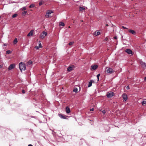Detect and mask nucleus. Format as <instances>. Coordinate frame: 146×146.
<instances>
[{
  "label": "nucleus",
  "instance_id": "42",
  "mask_svg": "<svg viewBox=\"0 0 146 146\" xmlns=\"http://www.w3.org/2000/svg\"><path fill=\"white\" fill-rule=\"evenodd\" d=\"M28 146H33L31 144H29L28 145Z\"/></svg>",
  "mask_w": 146,
  "mask_h": 146
},
{
  "label": "nucleus",
  "instance_id": "1",
  "mask_svg": "<svg viewBox=\"0 0 146 146\" xmlns=\"http://www.w3.org/2000/svg\"><path fill=\"white\" fill-rule=\"evenodd\" d=\"M19 67L21 72L22 70H25L26 68L25 64L23 62H21L19 63Z\"/></svg>",
  "mask_w": 146,
  "mask_h": 146
},
{
  "label": "nucleus",
  "instance_id": "13",
  "mask_svg": "<svg viewBox=\"0 0 146 146\" xmlns=\"http://www.w3.org/2000/svg\"><path fill=\"white\" fill-rule=\"evenodd\" d=\"M58 115L62 119H66V117L65 115L61 114H59Z\"/></svg>",
  "mask_w": 146,
  "mask_h": 146
},
{
  "label": "nucleus",
  "instance_id": "8",
  "mask_svg": "<svg viewBox=\"0 0 146 146\" xmlns=\"http://www.w3.org/2000/svg\"><path fill=\"white\" fill-rule=\"evenodd\" d=\"M125 52L129 54H133V53L132 52V50L129 49H126L125 50Z\"/></svg>",
  "mask_w": 146,
  "mask_h": 146
},
{
  "label": "nucleus",
  "instance_id": "44",
  "mask_svg": "<svg viewBox=\"0 0 146 146\" xmlns=\"http://www.w3.org/2000/svg\"><path fill=\"white\" fill-rule=\"evenodd\" d=\"M2 68V66L1 65H0V68Z\"/></svg>",
  "mask_w": 146,
  "mask_h": 146
},
{
  "label": "nucleus",
  "instance_id": "34",
  "mask_svg": "<svg viewBox=\"0 0 146 146\" xmlns=\"http://www.w3.org/2000/svg\"><path fill=\"white\" fill-rule=\"evenodd\" d=\"M38 47H40V48H41L42 47L41 44V43H40V44H39V46Z\"/></svg>",
  "mask_w": 146,
  "mask_h": 146
},
{
  "label": "nucleus",
  "instance_id": "11",
  "mask_svg": "<svg viewBox=\"0 0 146 146\" xmlns=\"http://www.w3.org/2000/svg\"><path fill=\"white\" fill-rule=\"evenodd\" d=\"M122 97L125 101H126L127 100V95L125 94H123Z\"/></svg>",
  "mask_w": 146,
  "mask_h": 146
},
{
  "label": "nucleus",
  "instance_id": "45",
  "mask_svg": "<svg viewBox=\"0 0 146 146\" xmlns=\"http://www.w3.org/2000/svg\"><path fill=\"white\" fill-rule=\"evenodd\" d=\"M107 25V26H108V24H107V25Z\"/></svg>",
  "mask_w": 146,
  "mask_h": 146
},
{
  "label": "nucleus",
  "instance_id": "26",
  "mask_svg": "<svg viewBox=\"0 0 146 146\" xmlns=\"http://www.w3.org/2000/svg\"><path fill=\"white\" fill-rule=\"evenodd\" d=\"M12 53V51L10 50H8L6 51V54H9Z\"/></svg>",
  "mask_w": 146,
  "mask_h": 146
},
{
  "label": "nucleus",
  "instance_id": "5",
  "mask_svg": "<svg viewBox=\"0 0 146 146\" xmlns=\"http://www.w3.org/2000/svg\"><path fill=\"white\" fill-rule=\"evenodd\" d=\"M98 67V66L97 65H92L91 66V70H96Z\"/></svg>",
  "mask_w": 146,
  "mask_h": 146
},
{
  "label": "nucleus",
  "instance_id": "15",
  "mask_svg": "<svg viewBox=\"0 0 146 146\" xmlns=\"http://www.w3.org/2000/svg\"><path fill=\"white\" fill-rule=\"evenodd\" d=\"M33 31L31 30L30 32L28 34L27 36H32L33 35Z\"/></svg>",
  "mask_w": 146,
  "mask_h": 146
},
{
  "label": "nucleus",
  "instance_id": "9",
  "mask_svg": "<svg viewBox=\"0 0 146 146\" xmlns=\"http://www.w3.org/2000/svg\"><path fill=\"white\" fill-rule=\"evenodd\" d=\"M74 68V66H70L67 68V71L68 72H70Z\"/></svg>",
  "mask_w": 146,
  "mask_h": 146
},
{
  "label": "nucleus",
  "instance_id": "41",
  "mask_svg": "<svg viewBox=\"0 0 146 146\" xmlns=\"http://www.w3.org/2000/svg\"><path fill=\"white\" fill-rule=\"evenodd\" d=\"M114 38L115 39H116L117 38V37L116 36H115L114 37Z\"/></svg>",
  "mask_w": 146,
  "mask_h": 146
},
{
  "label": "nucleus",
  "instance_id": "21",
  "mask_svg": "<svg viewBox=\"0 0 146 146\" xmlns=\"http://www.w3.org/2000/svg\"><path fill=\"white\" fill-rule=\"evenodd\" d=\"M59 25L60 26H64L65 25V24L63 22H61L59 23Z\"/></svg>",
  "mask_w": 146,
  "mask_h": 146
},
{
  "label": "nucleus",
  "instance_id": "30",
  "mask_svg": "<svg viewBox=\"0 0 146 146\" xmlns=\"http://www.w3.org/2000/svg\"><path fill=\"white\" fill-rule=\"evenodd\" d=\"M27 13V11H24L22 12V13L23 15H25Z\"/></svg>",
  "mask_w": 146,
  "mask_h": 146
},
{
  "label": "nucleus",
  "instance_id": "18",
  "mask_svg": "<svg viewBox=\"0 0 146 146\" xmlns=\"http://www.w3.org/2000/svg\"><path fill=\"white\" fill-rule=\"evenodd\" d=\"M78 88H75L74 89L73 91L75 92L76 93H77L78 92Z\"/></svg>",
  "mask_w": 146,
  "mask_h": 146
},
{
  "label": "nucleus",
  "instance_id": "27",
  "mask_svg": "<svg viewBox=\"0 0 146 146\" xmlns=\"http://www.w3.org/2000/svg\"><path fill=\"white\" fill-rule=\"evenodd\" d=\"M21 9L22 11H25L26 9V7H23Z\"/></svg>",
  "mask_w": 146,
  "mask_h": 146
},
{
  "label": "nucleus",
  "instance_id": "33",
  "mask_svg": "<svg viewBox=\"0 0 146 146\" xmlns=\"http://www.w3.org/2000/svg\"><path fill=\"white\" fill-rule=\"evenodd\" d=\"M126 88L127 90H129V86H127L126 87Z\"/></svg>",
  "mask_w": 146,
  "mask_h": 146
},
{
  "label": "nucleus",
  "instance_id": "38",
  "mask_svg": "<svg viewBox=\"0 0 146 146\" xmlns=\"http://www.w3.org/2000/svg\"><path fill=\"white\" fill-rule=\"evenodd\" d=\"M94 110V108H92L90 109V111H93Z\"/></svg>",
  "mask_w": 146,
  "mask_h": 146
},
{
  "label": "nucleus",
  "instance_id": "43",
  "mask_svg": "<svg viewBox=\"0 0 146 146\" xmlns=\"http://www.w3.org/2000/svg\"><path fill=\"white\" fill-rule=\"evenodd\" d=\"M7 44H4V45L5 46H6L7 45Z\"/></svg>",
  "mask_w": 146,
  "mask_h": 146
},
{
  "label": "nucleus",
  "instance_id": "19",
  "mask_svg": "<svg viewBox=\"0 0 146 146\" xmlns=\"http://www.w3.org/2000/svg\"><path fill=\"white\" fill-rule=\"evenodd\" d=\"M18 42L17 39V38H15L13 41V43L14 44H16Z\"/></svg>",
  "mask_w": 146,
  "mask_h": 146
},
{
  "label": "nucleus",
  "instance_id": "4",
  "mask_svg": "<svg viewBox=\"0 0 146 146\" xmlns=\"http://www.w3.org/2000/svg\"><path fill=\"white\" fill-rule=\"evenodd\" d=\"M47 33L45 31H43L40 35V38L43 39L47 35Z\"/></svg>",
  "mask_w": 146,
  "mask_h": 146
},
{
  "label": "nucleus",
  "instance_id": "7",
  "mask_svg": "<svg viewBox=\"0 0 146 146\" xmlns=\"http://www.w3.org/2000/svg\"><path fill=\"white\" fill-rule=\"evenodd\" d=\"M15 67V65L14 64H12L10 65L8 67V70H10L13 69Z\"/></svg>",
  "mask_w": 146,
  "mask_h": 146
},
{
  "label": "nucleus",
  "instance_id": "20",
  "mask_svg": "<svg viewBox=\"0 0 146 146\" xmlns=\"http://www.w3.org/2000/svg\"><path fill=\"white\" fill-rule=\"evenodd\" d=\"M100 32L98 31L96 32V31L95 32L94 35H96V36H97L100 35Z\"/></svg>",
  "mask_w": 146,
  "mask_h": 146
},
{
  "label": "nucleus",
  "instance_id": "40",
  "mask_svg": "<svg viewBox=\"0 0 146 146\" xmlns=\"http://www.w3.org/2000/svg\"><path fill=\"white\" fill-rule=\"evenodd\" d=\"M108 39V38L107 37L105 39V40H107Z\"/></svg>",
  "mask_w": 146,
  "mask_h": 146
},
{
  "label": "nucleus",
  "instance_id": "32",
  "mask_svg": "<svg viewBox=\"0 0 146 146\" xmlns=\"http://www.w3.org/2000/svg\"><path fill=\"white\" fill-rule=\"evenodd\" d=\"M102 113L104 114H105V113H106V111L105 110H103L102 111Z\"/></svg>",
  "mask_w": 146,
  "mask_h": 146
},
{
  "label": "nucleus",
  "instance_id": "37",
  "mask_svg": "<svg viewBox=\"0 0 146 146\" xmlns=\"http://www.w3.org/2000/svg\"><path fill=\"white\" fill-rule=\"evenodd\" d=\"M22 92L23 94H25V91L24 90H22Z\"/></svg>",
  "mask_w": 146,
  "mask_h": 146
},
{
  "label": "nucleus",
  "instance_id": "10",
  "mask_svg": "<svg viewBox=\"0 0 146 146\" xmlns=\"http://www.w3.org/2000/svg\"><path fill=\"white\" fill-rule=\"evenodd\" d=\"M140 64L143 68H145L146 67V65L145 62L141 61L140 62Z\"/></svg>",
  "mask_w": 146,
  "mask_h": 146
},
{
  "label": "nucleus",
  "instance_id": "46",
  "mask_svg": "<svg viewBox=\"0 0 146 146\" xmlns=\"http://www.w3.org/2000/svg\"><path fill=\"white\" fill-rule=\"evenodd\" d=\"M1 17V16H0V18Z\"/></svg>",
  "mask_w": 146,
  "mask_h": 146
},
{
  "label": "nucleus",
  "instance_id": "35",
  "mask_svg": "<svg viewBox=\"0 0 146 146\" xmlns=\"http://www.w3.org/2000/svg\"><path fill=\"white\" fill-rule=\"evenodd\" d=\"M39 47L38 46H35V48L36 49H39Z\"/></svg>",
  "mask_w": 146,
  "mask_h": 146
},
{
  "label": "nucleus",
  "instance_id": "16",
  "mask_svg": "<svg viewBox=\"0 0 146 146\" xmlns=\"http://www.w3.org/2000/svg\"><path fill=\"white\" fill-rule=\"evenodd\" d=\"M94 82V80H91L90 82H89L88 87H90L92 85V83Z\"/></svg>",
  "mask_w": 146,
  "mask_h": 146
},
{
  "label": "nucleus",
  "instance_id": "2",
  "mask_svg": "<svg viewBox=\"0 0 146 146\" xmlns=\"http://www.w3.org/2000/svg\"><path fill=\"white\" fill-rule=\"evenodd\" d=\"M114 93L112 92H108L107 93L106 96L109 98H111L114 96Z\"/></svg>",
  "mask_w": 146,
  "mask_h": 146
},
{
  "label": "nucleus",
  "instance_id": "29",
  "mask_svg": "<svg viewBox=\"0 0 146 146\" xmlns=\"http://www.w3.org/2000/svg\"><path fill=\"white\" fill-rule=\"evenodd\" d=\"M100 74H99L97 76V79H98V81H99V77H100Z\"/></svg>",
  "mask_w": 146,
  "mask_h": 146
},
{
  "label": "nucleus",
  "instance_id": "22",
  "mask_svg": "<svg viewBox=\"0 0 146 146\" xmlns=\"http://www.w3.org/2000/svg\"><path fill=\"white\" fill-rule=\"evenodd\" d=\"M17 16H18V14H17L16 13V14H13L12 15V17L13 18H14L17 17Z\"/></svg>",
  "mask_w": 146,
  "mask_h": 146
},
{
  "label": "nucleus",
  "instance_id": "23",
  "mask_svg": "<svg viewBox=\"0 0 146 146\" xmlns=\"http://www.w3.org/2000/svg\"><path fill=\"white\" fill-rule=\"evenodd\" d=\"M79 9L80 11H82V10H84L85 8L83 7H80Z\"/></svg>",
  "mask_w": 146,
  "mask_h": 146
},
{
  "label": "nucleus",
  "instance_id": "31",
  "mask_svg": "<svg viewBox=\"0 0 146 146\" xmlns=\"http://www.w3.org/2000/svg\"><path fill=\"white\" fill-rule=\"evenodd\" d=\"M74 43V42H70L69 43V45H72Z\"/></svg>",
  "mask_w": 146,
  "mask_h": 146
},
{
  "label": "nucleus",
  "instance_id": "25",
  "mask_svg": "<svg viewBox=\"0 0 146 146\" xmlns=\"http://www.w3.org/2000/svg\"><path fill=\"white\" fill-rule=\"evenodd\" d=\"M35 6V5L34 4H32L29 6V7L30 8H33V7H34Z\"/></svg>",
  "mask_w": 146,
  "mask_h": 146
},
{
  "label": "nucleus",
  "instance_id": "3",
  "mask_svg": "<svg viewBox=\"0 0 146 146\" xmlns=\"http://www.w3.org/2000/svg\"><path fill=\"white\" fill-rule=\"evenodd\" d=\"M53 13V12L52 10H48L47 11L45 15V17L46 18H48L51 17L50 14Z\"/></svg>",
  "mask_w": 146,
  "mask_h": 146
},
{
  "label": "nucleus",
  "instance_id": "17",
  "mask_svg": "<svg viewBox=\"0 0 146 146\" xmlns=\"http://www.w3.org/2000/svg\"><path fill=\"white\" fill-rule=\"evenodd\" d=\"M44 1L42 0H40L39 1V5L40 6H41L43 3H44Z\"/></svg>",
  "mask_w": 146,
  "mask_h": 146
},
{
  "label": "nucleus",
  "instance_id": "12",
  "mask_svg": "<svg viewBox=\"0 0 146 146\" xmlns=\"http://www.w3.org/2000/svg\"><path fill=\"white\" fill-rule=\"evenodd\" d=\"M66 113H69L70 112V108L68 107H67L66 108Z\"/></svg>",
  "mask_w": 146,
  "mask_h": 146
},
{
  "label": "nucleus",
  "instance_id": "36",
  "mask_svg": "<svg viewBox=\"0 0 146 146\" xmlns=\"http://www.w3.org/2000/svg\"><path fill=\"white\" fill-rule=\"evenodd\" d=\"M122 27L123 28L125 29H127V28L124 27V26H122Z\"/></svg>",
  "mask_w": 146,
  "mask_h": 146
},
{
  "label": "nucleus",
  "instance_id": "14",
  "mask_svg": "<svg viewBox=\"0 0 146 146\" xmlns=\"http://www.w3.org/2000/svg\"><path fill=\"white\" fill-rule=\"evenodd\" d=\"M128 31L129 33H131L132 34L135 35L136 34V33L135 31L134 30H133L131 29H129L128 30Z\"/></svg>",
  "mask_w": 146,
  "mask_h": 146
},
{
  "label": "nucleus",
  "instance_id": "28",
  "mask_svg": "<svg viewBox=\"0 0 146 146\" xmlns=\"http://www.w3.org/2000/svg\"><path fill=\"white\" fill-rule=\"evenodd\" d=\"M142 105L144 104L146 105V101H143L142 102Z\"/></svg>",
  "mask_w": 146,
  "mask_h": 146
},
{
  "label": "nucleus",
  "instance_id": "39",
  "mask_svg": "<svg viewBox=\"0 0 146 146\" xmlns=\"http://www.w3.org/2000/svg\"><path fill=\"white\" fill-rule=\"evenodd\" d=\"M144 80L145 81H146V77H145L144 78Z\"/></svg>",
  "mask_w": 146,
  "mask_h": 146
},
{
  "label": "nucleus",
  "instance_id": "24",
  "mask_svg": "<svg viewBox=\"0 0 146 146\" xmlns=\"http://www.w3.org/2000/svg\"><path fill=\"white\" fill-rule=\"evenodd\" d=\"M32 62H33L32 61L30 60L27 62V64L29 65H30L32 63Z\"/></svg>",
  "mask_w": 146,
  "mask_h": 146
},
{
  "label": "nucleus",
  "instance_id": "6",
  "mask_svg": "<svg viewBox=\"0 0 146 146\" xmlns=\"http://www.w3.org/2000/svg\"><path fill=\"white\" fill-rule=\"evenodd\" d=\"M106 72L107 73H110V74L113 73L114 72L112 68H109L107 70Z\"/></svg>",
  "mask_w": 146,
  "mask_h": 146
}]
</instances>
